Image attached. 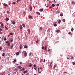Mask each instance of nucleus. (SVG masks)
Segmentation results:
<instances>
[{"instance_id": "1", "label": "nucleus", "mask_w": 75, "mask_h": 75, "mask_svg": "<svg viewBox=\"0 0 75 75\" xmlns=\"http://www.w3.org/2000/svg\"><path fill=\"white\" fill-rule=\"evenodd\" d=\"M23 53L24 54V57H27V52L25 51H23Z\"/></svg>"}, {"instance_id": "2", "label": "nucleus", "mask_w": 75, "mask_h": 75, "mask_svg": "<svg viewBox=\"0 0 75 75\" xmlns=\"http://www.w3.org/2000/svg\"><path fill=\"white\" fill-rule=\"evenodd\" d=\"M6 75V72L4 71L2 73H1L0 74V75Z\"/></svg>"}, {"instance_id": "3", "label": "nucleus", "mask_w": 75, "mask_h": 75, "mask_svg": "<svg viewBox=\"0 0 75 75\" xmlns=\"http://www.w3.org/2000/svg\"><path fill=\"white\" fill-rule=\"evenodd\" d=\"M14 46V44L12 43L11 44V45L10 46V49H12L13 48V46Z\"/></svg>"}, {"instance_id": "4", "label": "nucleus", "mask_w": 75, "mask_h": 75, "mask_svg": "<svg viewBox=\"0 0 75 75\" xmlns=\"http://www.w3.org/2000/svg\"><path fill=\"white\" fill-rule=\"evenodd\" d=\"M19 47L20 49H21H21H22V48H23V45H22L21 44H20V45Z\"/></svg>"}, {"instance_id": "5", "label": "nucleus", "mask_w": 75, "mask_h": 75, "mask_svg": "<svg viewBox=\"0 0 75 75\" xmlns=\"http://www.w3.org/2000/svg\"><path fill=\"white\" fill-rule=\"evenodd\" d=\"M28 66L30 67H33V64H31V63H30Z\"/></svg>"}, {"instance_id": "6", "label": "nucleus", "mask_w": 75, "mask_h": 75, "mask_svg": "<svg viewBox=\"0 0 75 75\" xmlns=\"http://www.w3.org/2000/svg\"><path fill=\"white\" fill-rule=\"evenodd\" d=\"M3 5L4 6H5V7H6V6H8V5H7V4L4 3V4Z\"/></svg>"}, {"instance_id": "7", "label": "nucleus", "mask_w": 75, "mask_h": 75, "mask_svg": "<svg viewBox=\"0 0 75 75\" xmlns=\"http://www.w3.org/2000/svg\"><path fill=\"white\" fill-rule=\"evenodd\" d=\"M5 20L6 21H8V20H9V19L7 17L6 18Z\"/></svg>"}, {"instance_id": "8", "label": "nucleus", "mask_w": 75, "mask_h": 75, "mask_svg": "<svg viewBox=\"0 0 75 75\" xmlns=\"http://www.w3.org/2000/svg\"><path fill=\"white\" fill-rule=\"evenodd\" d=\"M27 31L28 32V33L29 34H30V30L28 29L27 30Z\"/></svg>"}, {"instance_id": "9", "label": "nucleus", "mask_w": 75, "mask_h": 75, "mask_svg": "<svg viewBox=\"0 0 75 75\" xmlns=\"http://www.w3.org/2000/svg\"><path fill=\"white\" fill-rule=\"evenodd\" d=\"M72 4H73V5H75V1H73L72 2Z\"/></svg>"}, {"instance_id": "10", "label": "nucleus", "mask_w": 75, "mask_h": 75, "mask_svg": "<svg viewBox=\"0 0 75 75\" xmlns=\"http://www.w3.org/2000/svg\"><path fill=\"white\" fill-rule=\"evenodd\" d=\"M18 69H21V68H22V67H21L20 66H19L18 67Z\"/></svg>"}, {"instance_id": "11", "label": "nucleus", "mask_w": 75, "mask_h": 75, "mask_svg": "<svg viewBox=\"0 0 75 75\" xmlns=\"http://www.w3.org/2000/svg\"><path fill=\"white\" fill-rule=\"evenodd\" d=\"M1 27H2V28H4V25L3 24V23H2V24H1Z\"/></svg>"}, {"instance_id": "12", "label": "nucleus", "mask_w": 75, "mask_h": 75, "mask_svg": "<svg viewBox=\"0 0 75 75\" xmlns=\"http://www.w3.org/2000/svg\"><path fill=\"white\" fill-rule=\"evenodd\" d=\"M11 40V42H13V39H9V41H10Z\"/></svg>"}, {"instance_id": "13", "label": "nucleus", "mask_w": 75, "mask_h": 75, "mask_svg": "<svg viewBox=\"0 0 75 75\" xmlns=\"http://www.w3.org/2000/svg\"><path fill=\"white\" fill-rule=\"evenodd\" d=\"M21 1V0H17V3H18V2H20V1Z\"/></svg>"}, {"instance_id": "14", "label": "nucleus", "mask_w": 75, "mask_h": 75, "mask_svg": "<svg viewBox=\"0 0 75 75\" xmlns=\"http://www.w3.org/2000/svg\"><path fill=\"white\" fill-rule=\"evenodd\" d=\"M20 29H23V26H22V25H20Z\"/></svg>"}, {"instance_id": "15", "label": "nucleus", "mask_w": 75, "mask_h": 75, "mask_svg": "<svg viewBox=\"0 0 75 75\" xmlns=\"http://www.w3.org/2000/svg\"><path fill=\"white\" fill-rule=\"evenodd\" d=\"M7 45L8 46V47H10V43L9 42H8V44H7Z\"/></svg>"}, {"instance_id": "16", "label": "nucleus", "mask_w": 75, "mask_h": 75, "mask_svg": "<svg viewBox=\"0 0 75 75\" xmlns=\"http://www.w3.org/2000/svg\"><path fill=\"white\" fill-rule=\"evenodd\" d=\"M28 72V71L27 70H26L25 71L23 72L24 74H25V73H27Z\"/></svg>"}, {"instance_id": "17", "label": "nucleus", "mask_w": 75, "mask_h": 75, "mask_svg": "<svg viewBox=\"0 0 75 75\" xmlns=\"http://www.w3.org/2000/svg\"><path fill=\"white\" fill-rule=\"evenodd\" d=\"M28 17L29 18H32V16H28Z\"/></svg>"}, {"instance_id": "18", "label": "nucleus", "mask_w": 75, "mask_h": 75, "mask_svg": "<svg viewBox=\"0 0 75 75\" xmlns=\"http://www.w3.org/2000/svg\"><path fill=\"white\" fill-rule=\"evenodd\" d=\"M12 24H13L14 25V24H16V23H15V22H14V21H13L12 22Z\"/></svg>"}, {"instance_id": "19", "label": "nucleus", "mask_w": 75, "mask_h": 75, "mask_svg": "<svg viewBox=\"0 0 75 75\" xmlns=\"http://www.w3.org/2000/svg\"><path fill=\"white\" fill-rule=\"evenodd\" d=\"M24 48H27V46L26 45H25L24 46Z\"/></svg>"}, {"instance_id": "20", "label": "nucleus", "mask_w": 75, "mask_h": 75, "mask_svg": "<svg viewBox=\"0 0 75 75\" xmlns=\"http://www.w3.org/2000/svg\"><path fill=\"white\" fill-rule=\"evenodd\" d=\"M40 11H43V9H41L39 10Z\"/></svg>"}, {"instance_id": "21", "label": "nucleus", "mask_w": 75, "mask_h": 75, "mask_svg": "<svg viewBox=\"0 0 75 75\" xmlns=\"http://www.w3.org/2000/svg\"><path fill=\"white\" fill-rule=\"evenodd\" d=\"M37 14H38V15H40V13L39 12H36Z\"/></svg>"}, {"instance_id": "22", "label": "nucleus", "mask_w": 75, "mask_h": 75, "mask_svg": "<svg viewBox=\"0 0 75 75\" xmlns=\"http://www.w3.org/2000/svg\"><path fill=\"white\" fill-rule=\"evenodd\" d=\"M56 67V66L55 65H54V67L53 68V69H54Z\"/></svg>"}, {"instance_id": "23", "label": "nucleus", "mask_w": 75, "mask_h": 75, "mask_svg": "<svg viewBox=\"0 0 75 75\" xmlns=\"http://www.w3.org/2000/svg\"><path fill=\"white\" fill-rule=\"evenodd\" d=\"M30 11H31L32 10V7H31V6H30Z\"/></svg>"}, {"instance_id": "24", "label": "nucleus", "mask_w": 75, "mask_h": 75, "mask_svg": "<svg viewBox=\"0 0 75 75\" xmlns=\"http://www.w3.org/2000/svg\"><path fill=\"white\" fill-rule=\"evenodd\" d=\"M48 31H49V33H50V31H51V29L50 28L48 29Z\"/></svg>"}, {"instance_id": "25", "label": "nucleus", "mask_w": 75, "mask_h": 75, "mask_svg": "<svg viewBox=\"0 0 75 75\" xmlns=\"http://www.w3.org/2000/svg\"><path fill=\"white\" fill-rule=\"evenodd\" d=\"M5 27L6 30H8V28L7 27V26H5Z\"/></svg>"}, {"instance_id": "26", "label": "nucleus", "mask_w": 75, "mask_h": 75, "mask_svg": "<svg viewBox=\"0 0 75 75\" xmlns=\"http://www.w3.org/2000/svg\"><path fill=\"white\" fill-rule=\"evenodd\" d=\"M40 30H42V27H41L40 28Z\"/></svg>"}, {"instance_id": "27", "label": "nucleus", "mask_w": 75, "mask_h": 75, "mask_svg": "<svg viewBox=\"0 0 75 75\" xmlns=\"http://www.w3.org/2000/svg\"><path fill=\"white\" fill-rule=\"evenodd\" d=\"M22 25H23V27H25V25L24 24H23Z\"/></svg>"}, {"instance_id": "28", "label": "nucleus", "mask_w": 75, "mask_h": 75, "mask_svg": "<svg viewBox=\"0 0 75 75\" xmlns=\"http://www.w3.org/2000/svg\"><path fill=\"white\" fill-rule=\"evenodd\" d=\"M14 70L16 71V72H17V71H18V69H14Z\"/></svg>"}, {"instance_id": "29", "label": "nucleus", "mask_w": 75, "mask_h": 75, "mask_svg": "<svg viewBox=\"0 0 75 75\" xmlns=\"http://www.w3.org/2000/svg\"><path fill=\"white\" fill-rule=\"evenodd\" d=\"M31 54H32V53H31V52H30L29 53V56L30 57V56H31Z\"/></svg>"}, {"instance_id": "30", "label": "nucleus", "mask_w": 75, "mask_h": 75, "mask_svg": "<svg viewBox=\"0 0 75 75\" xmlns=\"http://www.w3.org/2000/svg\"><path fill=\"white\" fill-rule=\"evenodd\" d=\"M61 22V20H59L58 21V23L59 24Z\"/></svg>"}, {"instance_id": "31", "label": "nucleus", "mask_w": 75, "mask_h": 75, "mask_svg": "<svg viewBox=\"0 0 75 75\" xmlns=\"http://www.w3.org/2000/svg\"><path fill=\"white\" fill-rule=\"evenodd\" d=\"M56 32L57 33H59V32H60V30H58L56 31Z\"/></svg>"}, {"instance_id": "32", "label": "nucleus", "mask_w": 75, "mask_h": 75, "mask_svg": "<svg viewBox=\"0 0 75 75\" xmlns=\"http://www.w3.org/2000/svg\"><path fill=\"white\" fill-rule=\"evenodd\" d=\"M6 55V54H5V53H3L2 54V56H4V55Z\"/></svg>"}, {"instance_id": "33", "label": "nucleus", "mask_w": 75, "mask_h": 75, "mask_svg": "<svg viewBox=\"0 0 75 75\" xmlns=\"http://www.w3.org/2000/svg\"><path fill=\"white\" fill-rule=\"evenodd\" d=\"M60 15L61 17H62L63 16V14H60Z\"/></svg>"}, {"instance_id": "34", "label": "nucleus", "mask_w": 75, "mask_h": 75, "mask_svg": "<svg viewBox=\"0 0 75 75\" xmlns=\"http://www.w3.org/2000/svg\"><path fill=\"white\" fill-rule=\"evenodd\" d=\"M62 21H63V22H65V19H63L62 20Z\"/></svg>"}, {"instance_id": "35", "label": "nucleus", "mask_w": 75, "mask_h": 75, "mask_svg": "<svg viewBox=\"0 0 75 75\" xmlns=\"http://www.w3.org/2000/svg\"><path fill=\"white\" fill-rule=\"evenodd\" d=\"M7 13L8 14H10V12H9V11H7Z\"/></svg>"}, {"instance_id": "36", "label": "nucleus", "mask_w": 75, "mask_h": 75, "mask_svg": "<svg viewBox=\"0 0 75 75\" xmlns=\"http://www.w3.org/2000/svg\"><path fill=\"white\" fill-rule=\"evenodd\" d=\"M52 7H55V5L54 4H52Z\"/></svg>"}, {"instance_id": "37", "label": "nucleus", "mask_w": 75, "mask_h": 75, "mask_svg": "<svg viewBox=\"0 0 75 75\" xmlns=\"http://www.w3.org/2000/svg\"><path fill=\"white\" fill-rule=\"evenodd\" d=\"M8 42H9V41H6V44H7V43H8Z\"/></svg>"}, {"instance_id": "38", "label": "nucleus", "mask_w": 75, "mask_h": 75, "mask_svg": "<svg viewBox=\"0 0 75 75\" xmlns=\"http://www.w3.org/2000/svg\"><path fill=\"white\" fill-rule=\"evenodd\" d=\"M54 26H57V24H55L54 25Z\"/></svg>"}, {"instance_id": "39", "label": "nucleus", "mask_w": 75, "mask_h": 75, "mask_svg": "<svg viewBox=\"0 0 75 75\" xmlns=\"http://www.w3.org/2000/svg\"><path fill=\"white\" fill-rule=\"evenodd\" d=\"M19 54H20V53L19 52H18L16 53V55H19Z\"/></svg>"}, {"instance_id": "40", "label": "nucleus", "mask_w": 75, "mask_h": 75, "mask_svg": "<svg viewBox=\"0 0 75 75\" xmlns=\"http://www.w3.org/2000/svg\"><path fill=\"white\" fill-rule=\"evenodd\" d=\"M42 61H43V59H41L40 61V62H42Z\"/></svg>"}, {"instance_id": "41", "label": "nucleus", "mask_w": 75, "mask_h": 75, "mask_svg": "<svg viewBox=\"0 0 75 75\" xmlns=\"http://www.w3.org/2000/svg\"><path fill=\"white\" fill-rule=\"evenodd\" d=\"M71 31H74V28H72L71 29Z\"/></svg>"}, {"instance_id": "42", "label": "nucleus", "mask_w": 75, "mask_h": 75, "mask_svg": "<svg viewBox=\"0 0 75 75\" xmlns=\"http://www.w3.org/2000/svg\"><path fill=\"white\" fill-rule=\"evenodd\" d=\"M13 62H16V59H15V60H14L13 61Z\"/></svg>"}, {"instance_id": "43", "label": "nucleus", "mask_w": 75, "mask_h": 75, "mask_svg": "<svg viewBox=\"0 0 75 75\" xmlns=\"http://www.w3.org/2000/svg\"><path fill=\"white\" fill-rule=\"evenodd\" d=\"M16 3L15 2H14L13 3V4H16Z\"/></svg>"}, {"instance_id": "44", "label": "nucleus", "mask_w": 75, "mask_h": 75, "mask_svg": "<svg viewBox=\"0 0 75 75\" xmlns=\"http://www.w3.org/2000/svg\"><path fill=\"white\" fill-rule=\"evenodd\" d=\"M22 69V71H24V70H25V69H24V68H23Z\"/></svg>"}, {"instance_id": "45", "label": "nucleus", "mask_w": 75, "mask_h": 75, "mask_svg": "<svg viewBox=\"0 0 75 75\" xmlns=\"http://www.w3.org/2000/svg\"><path fill=\"white\" fill-rule=\"evenodd\" d=\"M13 33H10V35H13Z\"/></svg>"}, {"instance_id": "46", "label": "nucleus", "mask_w": 75, "mask_h": 75, "mask_svg": "<svg viewBox=\"0 0 75 75\" xmlns=\"http://www.w3.org/2000/svg\"><path fill=\"white\" fill-rule=\"evenodd\" d=\"M44 48H45L44 47L42 46V49H44Z\"/></svg>"}, {"instance_id": "47", "label": "nucleus", "mask_w": 75, "mask_h": 75, "mask_svg": "<svg viewBox=\"0 0 75 75\" xmlns=\"http://www.w3.org/2000/svg\"><path fill=\"white\" fill-rule=\"evenodd\" d=\"M50 68H52V65H50Z\"/></svg>"}, {"instance_id": "48", "label": "nucleus", "mask_w": 75, "mask_h": 75, "mask_svg": "<svg viewBox=\"0 0 75 75\" xmlns=\"http://www.w3.org/2000/svg\"><path fill=\"white\" fill-rule=\"evenodd\" d=\"M2 29H1V28H0V31H2Z\"/></svg>"}, {"instance_id": "49", "label": "nucleus", "mask_w": 75, "mask_h": 75, "mask_svg": "<svg viewBox=\"0 0 75 75\" xmlns=\"http://www.w3.org/2000/svg\"><path fill=\"white\" fill-rule=\"evenodd\" d=\"M71 33L70 32H69L68 33V34H69V35L71 34Z\"/></svg>"}, {"instance_id": "50", "label": "nucleus", "mask_w": 75, "mask_h": 75, "mask_svg": "<svg viewBox=\"0 0 75 75\" xmlns=\"http://www.w3.org/2000/svg\"><path fill=\"white\" fill-rule=\"evenodd\" d=\"M45 48L47 49V46H45Z\"/></svg>"}, {"instance_id": "51", "label": "nucleus", "mask_w": 75, "mask_h": 75, "mask_svg": "<svg viewBox=\"0 0 75 75\" xmlns=\"http://www.w3.org/2000/svg\"><path fill=\"white\" fill-rule=\"evenodd\" d=\"M34 69H35V70H37V67H36L35 68H34Z\"/></svg>"}, {"instance_id": "52", "label": "nucleus", "mask_w": 75, "mask_h": 75, "mask_svg": "<svg viewBox=\"0 0 75 75\" xmlns=\"http://www.w3.org/2000/svg\"><path fill=\"white\" fill-rule=\"evenodd\" d=\"M59 4H57V6H59Z\"/></svg>"}, {"instance_id": "53", "label": "nucleus", "mask_w": 75, "mask_h": 75, "mask_svg": "<svg viewBox=\"0 0 75 75\" xmlns=\"http://www.w3.org/2000/svg\"><path fill=\"white\" fill-rule=\"evenodd\" d=\"M72 63H73V65H75V62H73Z\"/></svg>"}, {"instance_id": "54", "label": "nucleus", "mask_w": 75, "mask_h": 75, "mask_svg": "<svg viewBox=\"0 0 75 75\" xmlns=\"http://www.w3.org/2000/svg\"><path fill=\"white\" fill-rule=\"evenodd\" d=\"M3 24V23H2V22H0V24Z\"/></svg>"}, {"instance_id": "55", "label": "nucleus", "mask_w": 75, "mask_h": 75, "mask_svg": "<svg viewBox=\"0 0 75 75\" xmlns=\"http://www.w3.org/2000/svg\"><path fill=\"white\" fill-rule=\"evenodd\" d=\"M1 49H2V48H1V47H0V50H1Z\"/></svg>"}, {"instance_id": "56", "label": "nucleus", "mask_w": 75, "mask_h": 75, "mask_svg": "<svg viewBox=\"0 0 75 75\" xmlns=\"http://www.w3.org/2000/svg\"><path fill=\"white\" fill-rule=\"evenodd\" d=\"M6 38H4V41H6Z\"/></svg>"}, {"instance_id": "57", "label": "nucleus", "mask_w": 75, "mask_h": 75, "mask_svg": "<svg viewBox=\"0 0 75 75\" xmlns=\"http://www.w3.org/2000/svg\"><path fill=\"white\" fill-rule=\"evenodd\" d=\"M45 62V59H44L43 61V62Z\"/></svg>"}, {"instance_id": "58", "label": "nucleus", "mask_w": 75, "mask_h": 75, "mask_svg": "<svg viewBox=\"0 0 75 75\" xmlns=\"http://www.w3.org/2000/svg\"><path fill=\"white\" fill-rule=\"evenodd\" d=\"M39 70H40V68H38V72H39Z\"/></svg>"}, {"instance_id": "59", "label": "nucleus", "mask_w": 75, "mask_h": 75, "mask_svg": "<svg viewBox=\"0 0 75 75\" xmlns=\"http://www.w3.org/2000/svg\"><path fill=\"white\" fill-rule=\"evenodd\" d=\"M51 51V50L50 49H49L47 51Z\"/></svg>"}, {"instance_id": "60", "label": "nucleus", "mask_w": 75, "mask_h": 75, "mask_svg": "<svg viewBox=\"0 0 75 75\" xmlns=\"http://www.w3.org/2000/svg\"><path fill=\"white\" fill-rule=\"evenodd\" d=\"M29 73H27L26 75H29Z\"/></svg>"}, {"instance_id": "61", "label": "nucleus", "mask_w": 75, "mask_h": 75, "mask_svg": "<svg viewBox=\"0 0 75 75\" xmlns=\"http://www.w3.org/2000/svg\"><path fill=\"white\" fill-rule=\"evenodd\" d=\"M71 59H73V57L72 56H71Z\"/></svg>"}, {"instance_id": "62", "label": "nucleus", "mask_w": 75, "mask_h": 75, "mask_svg": "<svg viewBox=\"0 0 75 75\" xmlns=\"http://www.w3.org/2000/svg\"><path fill=\"white\" fill-rule=\"evenodd\" d=\"M36 66H36V65H34V67H36Z\"/></svg>"}, {"instance_id": "63", "label": "nucleus", "mask_w": 75, "mask_h": 75, "mask_svg": "<svg viewBox=\"0 0 75 75\" xmlns=\"http://www.w3.org/2000/svg\"><path fill=\"white\" fill-rule=\"evenodd\" d=\"M8 23H6V24H7V25H8Z\"/></svg>"}, {"instance_id": "64", "label": "nucleus", "mask_w": 75, "mask_h": 75, "mask_svg": "<svg viewBox=\"0 0 75 75\" xmlns=\"http://www.w3.org/2000/svg\"><path fill=\"white\" fill-rule=\"evenodd\" d=\"M9 36H10V35H8V37H9Z\"/></svg>"}]
</instances>
